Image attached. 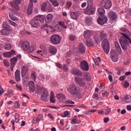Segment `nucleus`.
Returning <instances> with one entry per match:
<instances>
[{"instance_id": "nucleus-44", "label": "nucleus", "mask_w": 131, "mask_h": 131, "mask_svg": "<svg viewBox=\"0 0 131 131\" xmlns=\"http://www.w3.org/2000/svg\"><path fill=\"white\" fill-rule=\"evenodd\" d=\"M69 39L71 41H74L75 39H76V36L73 35V34H70L69 35Z\"/></svg>"}, {"instance_id": "nucleus-47", "label": "nucleus", "mask_w": 131, "mask_h": 131, "mask_svg": "<svg viewBox=\"0 0 131 131\" xmlns=\"http://www.w3.org/2000/svg\"><path fill=\"white\" fill-rule=\"evenodd\" d=\"M8 22H9L10 24L12 26H14V27H17V26H18V25H17L16 23L12 21L11 19H9Z\"/></svg>"}, {"instance_id": "nucleus-11", "label": "nucleus", "mask_w": 131, "mask_h": 131, "mask_svg": "<svg viewBox=\"0 0 131 131\" xmlns=\"http://www.w3.org/2000/svg\"><path fill=\"white\" fill-rule=\"evenodd\" d=\"M80 68L84 71H89L90 67L88 62L85 60H83L80 63Z\"/></svg>"}, {"instance_id": "nucleus-12", "label": "nucleus", "mask_w": 131, "mask_h": 131, "mask_svg": "<svg viewBox=\"0 0 131 131\" xmlns=\"http://www.w3.org/2000/svg\"><path fill=\"white\" fill-rule=\"evenodd\" d=\"M111 58L113 62H117L118 61L117 52H116V51L114 49L111 51Z\"/></svg>"}, {"instance_id": "nucleus-48", "label": "nucleus", "mask_w": 131, "mask_h": 131, "mask_svg": "<svg viewBox=\"0 0 131 131\" xmlns=\"http://www.w3.org/2000/svg\"><path fill=\"white\" fill-rule=\"evenodd\" d=\"M58 24L61 27H63V28H66H66H67V26L65 25V23H64L63 21H59Z\"/></svg>"}, {"instance_id": "nucleus-31", "label": "nucleus", "mask_w": 131, "mask_h": 131, "mask_svg": "<svg viewBox=\"0 0 131 131\" xmlns=\"http://www.w3.org/2000/svg\"><path fill=\"white\" fill-rule=\"evenodd\" d=\"M86 45L88 47H94V46H95L94 42H93V39L92 38H89L86 40Z\"/></svg>"}, {"instance_id": "nucleus-30", "label": "nucleus", "mask_w": 131, "mask_h": 131, "mask_svg": "<svg viewBox=\"0 0 131 131\" xmlns=\"http://www.w3.org/2000/svg\"><path fill=\"white\" fill-rule=\"evenodd\" d=\"M33 4H30L27 9V14L28 15H31L32 14V12H33Z\"/></svg>"}, {"instance_id": "nucleus-34", "label": "nucleus", "mask_w": 131, "mask_h": 131, "mask_svg": "<svg viewBox=\"0 0 131 131\" xmlns=\"http://www.w3.org/2000/svg\"><path fill=\"white\" fill-rule=\"evenodd\" d=\"M115 48L118 52V53H119V54H121V48L120 47V45H119V43L118 42H115Z\"/></svg>"}, {"instance_id": "nucleus-27", "label": "nucleus", "mask_w": 131, "mask_h": 131, "mask_svg": "<svg viewBox=\"0 0 131 131\" xmlns=\"http://www.w3.org/2000/svg\"><path fill=\"white\" fill-rule=\"evenodd\" d=\"M29 86L30 91L32 92V93H34V91H35V85H34V82H33V81H30L29 82Z\"/></svg>"}, {"instance_id": "nucleus-60", "label": "nucleus", "mask_w": 131, "mask_h": 131, "mask_svg": "<svg viewBox=\"0 0 131 131\" xmlns=\"http://www.w3.org/2000/svg\"><path fill=\"white\" fill-rule=\"evenodd\" d=\"M126 78V77L125 76H122L120 77L119 80H120L121 81H123V80H124V79H125Z\"/></svg>"}, {"instance_id": "nucleus-18", "label": "nucleus", "mask_w": 131, "mask_h": 131, "mask_svg": "<svg viewBox=\"0 0 131 131\" xmlns=\"http://www.w3.org/2000/svg\"><path fill=\"white\" fill-rule=\"evenodd\" d=\"M57 48L54 46H50L48 47V52L50 53V54L56 55V54H57Z\"/></svg>"}, {"instance_id": "nucleus-20", "label": "nucleus", "mask_w": 131, "mask_h": 131, "mask_svg": "<svg viewBox=\"0 0 131 131\" xmlns=\"http://www.w3.org/2000/svg\"><path fill=\"white\" fill-rule=\"evenodd\" d=\"M94 34V32L90 30H86L84 32V38H88V39L91 38V36H93Z\"/></svg>"}, {"instance_id": "nucleus-28", "label": "nucleus", "mask_w": 131, "mask_h": 131, "mask_svg": "<svg viewBox=\"0 0 131 131\" xmlns=\"http://www.w3.org/2000/svg\"><path fill=\"white\" fill-rule=\"evenodd\" d=\"M107 37H108L107 33L104 31H101L100 33V38L101 40H103V39H107Z\"/></svg>"}, {"instance_id": "nucleus-41", "label": "nucleus", "mask_w": 131, "mask_h": 131, "mask_svg": "<svg viewBox=\"0 0 131 131\" xmlns=\"http://www.w3.org/2000/svg\"><path fill=\"white\" fill-rule=\"evenodd\" d=\"M71 16L72 19L74 20H77V14L74 12H72L71 13Z\"/></svg>"}, {"instance_id": "nucleus-8", "label": "nucleus", "mask_w": 131, "mask_h": 131, "mask_svg": "<svg viewBox=\"0 0 131 131\" xmlns=\"http://www.w3.org/2000/svg\"><path fill=\"white\" fill-rule=\"evenodd\" d=\"M21 4V0H13V2H11V7L14 10V11H19L20 7L19 5Z\"/></svg>"}, {"instance_id": "nucleus-43", "label": "nucleus", "mask_w": 131, "mask_h": 131, "mask_svg": "<svg viewBox=\"0 0 131 131\" xmlns=\"http://www.w3.org/2000/svg\"><path fill=\"white\" fill-rule=\"evenodd\" d=\"M85 21L86 23H91L93 21V18L91 16H87L85 19Z\"/></svg>"}, {"instance_id": "nucleus-61", "label": "nucleus", "mask_w": 131, "mask_h": 131, "mask_svg": "<svg viewBox=\"0 0 131 131\" xmlns=\"http://www.w3.org/2000/svg\"><path fill=\"white\" fill-rule=\"evenodd\" d=\"M69 115H70V114H69V112H68V111L64 112V116H65V117H67V116H69Z\"/></svg>"}, {"instance_id": "nucleus-51", "label": "nucleus", "mask_w": 131, "mask_h": 131, "mask_svg": "<svg viewBox=\"0 0 131 131\" xmlns=\"http://www.w3.org/2000/svg\"><path fill=\"white\" fill-rule=\"evenodd\" d=\"M42 117H43L42 114L39 115L36 118V122H38L40 121V120L42 118Z\"/></svg>"}, {"instance_id": "nucleus-63", "label": "nucleus", "mask_w": 131, "mask_h": 131, "mask_svg": "<svg viewBox=\"0 0 131 131\" xmlns=\"http://www.w3.org/2000/svg\"><path fill=\"white\" fill-rule=\"evenodd\" d=\"M63 69L66 70V71H68V65L64 64L63 65Z\"/></svg>"}, {"instance_id": "nucleus-53", "label": "nucleus", "mask_w": 131, "mask_h": 131, "mask_svg": "<svg viewBox=\"0 0 131 131\" xmlns=\"http://www.w3.org/2000/svg\"><path fill=\"white\" fill-rule=\"evenodd\" d=\"M109 96V93L107 91H102V97H108Z\"/></svg>"}, {"instance_id": "nucleus-49", "label": "nucleus", "mask_w": 131, "mask_h": 131, "mask_svg": "<svg viewBox=\"0 0 131 131\" xmlns=\"http://www.w3.org/2000/svg\"><path fill=\"white\" fill-rule=\"evenodd\" d=\"M45 28H51V29H54V27H52L50 25H48V24L43 25L42 26V29H45Z\"/></svg>"}, {"instance_id": "nucleus-19", "label": "nucleus", "mask_w": 131, "mask_h": 131, "mask_svg": "<svg viewBox=\"0 0 131 131\" xmlns=\"http://www.w3.org/2000/svg\"><path fill=\"white\" fill-rule=\"evenodd\" d=\"M17 60L16 57H14L11 59V71H14V67H15L16 64H17Z\"/></svg>"}, {"instance_id": "nucleus-54", "label": "nucleus", "mask_w": 131, "mask_h": 131, "mask_svg": "<svg viewBox=\"0 0 131 131\" xmlns=\"http://www.w3.org/2000/svg\"><path fill=\"white\" fill-rule=\"evenodd\" d=\"M13 93H14V91H13V90L9 89L8 92V94H5V96H9L10 95H12V94Z\"/></svg>"}, {"instance_id": "nucleus-59", "label": "nucleus", "mask_w": 131, "mask_h": 131, "mask_svg": "<svg viewBox=\"0 0 131 131\" xmlns=\"http://www.w3.org/2000/svg\"><path fill=\"white\" fill-rule=\"evenodd\" d=\"M16 88L19 91H22V86L20 84H16Z\"/></svg>"}, {"instance_id": "nucleus-50", "label": "nucleus", "mask_w": 131, "mask_h": 131, "mask_svg": "<svg viewBox=\"0 0 131 131\" xmlns=\"http://www.w3.org/2000/svg\"><path fill=\"white\" fill-rule=\"evenodd\" d=\"M104 110L106 111V113H105L106 115H108L109 113L111 112V108H109L108 106H107L106 108L104 109Z\"/></svg>"}, {"instance_id": "nucleus-45", "label": "nucleus", "mask_w": 131, "mask_h": 131, "mask_svg": "<svg viewBox=\"0 0 131 131\" xmlns=\"http://www.w3.org/2000/svg\"><path fill=\"white\" fill-rule=\"evenodd\" d=\"M47 3H43L41 6V10L42 12H46L47 11Z\"/></svg>"}, {"instance_id": "nucleus-62", "label": "nucleus", "mask_w": 131, "mask_h": 131, "mask_svg": "<svg viewBox=\"0 0 131 131\" xmlns=\"http://www.w3.org/2000/svg\"><path fill=\"white\" fill-rule=\"evenodd\" d=\"M66 6L67 8H70L71 6H72V3H71V2H67Z\"/></svg>"}, {"instance_id": "nucleus-23", "label": "nucleus", "mask_w": 131, "mask_h": 131, "mask_svg": "<svg viewBox=\"0 0 131 131\" xmlns=\"http://www.w3.org/2000/svg\"><path fill=\"white\" fill-rule=\"evenodd\" d=\"M31 25L32 27H34L35 28H38L40 26V24L38 21L36 20L35 19H32L31 20Z\"/></svg>"}, {"instance_id": "nucleus-38", "label": "nucleus", "mask_w": 131, "mask_h": 131, "mask_svg": "<svg viewBox=\"0 0 131 131\" xmlns=\"http://www.w3.org/2000/svg\"><path fill=\"white\" fill-rule=\"evenodd\" d=\"M98 12L100 16H105V15H104L105 14V9L104 8H99L98 9Z\"/></svg>"}, {"instance_id": "nucleus-16", "label": "nucleus", "mask_w": 131, "mask_h": 131, "mask_svg": "<svg viewBox=\"0 0 131 131\" xmlns=\"http://www.w3.org/2000/svg\"><path fill=\"white\" fill-rule=\"evenodd\" d=\"M54 19V15L52 13L48 14L45 17V23L47 24H50Z\"/></svg>"}, {"instance_id": "nucleus-29", "label": "nucleus", "mask_w": 131, "mask_h": 131, "mask_svg": "<svg viewBox=\"0 0 131 131\" xmlns=\"http://www.w3.org/2000/svg\"><path fill=\"white\" fill-rule=\"evenodd\" d=\"M50 101V103H52L53 104H54V103H56V97H55V94L53 91H51V92Z\"/></svg>"}, {"instance_id": "nucleus-36", "label": "nucleus", "mask_w": 131, "mask_h": 131, "mask_svg": "<svg viewBox=\"0 0 131 131\" xmlns=\"http://www.w3.org/2000/svg\"><path fill=\"white\" fill-rule=\"evenodd\" d=\"M79 50L80 53H81L82 54H84L85 53V47L83 46V44L80 43L79 45Z\"/></svg>"}, {"instance_id": "nucleus-57", "label": "nucleus", "mask_w": 131, "mask_h": 131, "mask_svg": "<svg viewBox=\"0 0 131 131\" xmlns=\"http://www.w3.org/2000/svg\"><path fill=\"white\" fill-rule=\"evenodd\" d=\"M4 93H5L4 89H3V87H2V85H0V96L1 95H3V94H4Z\"/></svg>"}, {"instance_id": "nucleus-42", "label": "nucleus", "mask_w": 131, "mask_h": 131, "mask_svg": "<svg viewBox=\"0 0 131 131\" xmlns=\"http://www.w3.org/2000/svg\"><path fill=\"white\" fill-rule=\"evenodd\" d=\"M5 50H10L12 49V45L9 43H6L5 45Z\"/></svg>"}, {"instance_id": "nucleus-7", "label": "nucleus", "mask_w": 131, "mask_h": 131, "mask_svg": "<svg viewBox=\"0 0 131 131\" xmlns=\"http://www.w3.org/2000/svg\"><path fill=\"white\" fill-rule=\"evenodd\" d=\"M50 40L53 45H59L61 43V37L58 34L51 35Z\"/></svg>"}, {"instance_id": "nucleus-24", "label": "nucleus", "mask_w": 131, "mask_h": 131, "mask_svg": "<svg viewBox=\"0 0 131 131\" xmlns=\"http://www.w3.org/2000/svg\"><path fill=\"white\" fill-rule=\"evenodd\" d=\"M2 28L3 29H7L8 31H12V28H11V26L8 24L7 21H4L2 24Z\"/></svg>"}, {"instance_id": "nucleus-39", "label": "nucleus", "mask_w": 131, "mask_h": 131, "mask_svg": "<svg viewBox=\"0 0 131 131\" xmlns=\"http://www.w3.org/2000/svg\"><path fill=\"white\" fill-rule=\"evenodd\" d=\"M47 10L48 12H53V11H54L53 7H52V4H51L50 3H48L47 4Z\"/></svg>"}, {"instance_id": "nucleus-3", "label": "nucleus", "mask_w": 131, "mask_h": 131, "mask_svg": "<svg viewBox=\"0 0 131 131\" xmlns=\"http://www.w3.org/2000/svg\"><path fill=\"white\" fill-rule=\"evenodd\" d=\"M67 90L70 94L72 95V96L78 95V89L77 88V85L75 84H70L68 87Z\"/></svg>"}, {"instance_id": "nucleus-5", "label": "nucleus", "mask_w": 131, "mask_h": 131, "mask_svg": "<svg viewBox=\"0 0 131 131\" xmlns=\"http://www.w3.org/2000/svg\"><path fill=\"white\" fill-rule=\"evenodd\" d=\"M74 80L77 84L82 88H84L86 84V80L83 78L76 77L74 78Z\"/></svg>"}, {"instance_id": "nucleus-21", "label": "nucleus", "mask_w": 131, "mask_h": 131, "mask_svg": "<svg viewBox=\"0 0 131 131\" xmlns=\"http://www.w3.org/2000/svg\"><path fill=\"white\" fill-rule=\"evenodd\" d=\"M28 73V67L27 66H24L21 68V77H25L26 76L27 73Z\"/></svg>"}, {"instance_id": "nucleus-56", "label": "nucleus", "mask_w": 131, "mask_h": 131, "mask_svg": "<svg viewBox=\"0 0 131 131\" xmlns=\"http://www.w3.org/2000/svg\"><path fill=\"white\" fill-rule=\"evenodd\" d=\"M71 55H72V52L71 51H70L66 53V57H71Z\"/></svg>"}, {"instance_id": "nucleus-25", "label": "nucleus", "mask_w": 131, "mask_h": 131, "mask_svg": "<svg viewBox=\"0 0 131 131\" xmlns=\"http://www.w3.org/2000/svg\"><path fill=\"white\" fill-rule=\"evenodd\" d=\"M23 49L25 51H28L29 48H30V45L29 44V42L27 41H25L23 42L22 44Z\"/></svg>"}, {"instance_id": "nucleus-64", "label": "nucleus", "mask_w": 131, "mask_h": 131, "mask_svg": "<svg viewBox=\"0 0 131 131\" xmlns=\"http://www.w3.org/2000/svg\"><path fill=\"white\" fill-rule=\"evenodd\" d=\"M124 88H128L129 86V83L127 81H126L124 84Z\"/></svg>"}, {"instance_id": "nucleus-13", "label": "nucleus", "mask_w": 131, "mask_h": 131, "mask_svg": "<svg viewBox=\"0 0 131 131\" xmlns=\"http://www.w3.org/2000/svg\"><path fill=\"white\" fill-rule=\"evenodd\" d=\"M57 98L59 100L60 103H62V104H66V96L64 95L63 94H58L57 95Z\"/></svg>"}, {"instance_id": "nucleus-6", "label": "nucleus", "mask_w": 131, "mask_h": 131, "mask_svg": "<svg viewBox=\"0 0 131 131\" xmlns=\"http://www.w3.org/2000/svg\"><path fill=\"white\" fill-rule=\"evenodd\" d=\"M40 91L41 92V95L40 97V99L41 101L43 102H47L48 101V97H49V92L48 90L43 87H41L40 88Z\"/></svg>"}, {"instance_id": "nucleus-55", "label": "nucleus", "mask_w": 131, "mask_h": 131, "mask_svg": "<svg viewBox=\"0 0 131 131\" xmlns=\"http://www.w3.org/2000/svg\"><path fill=\"white\" fill-rule=\"evenodd\" d=\"M48 116L49 118H51V119L52 120V121H54L55 120V118L54 116H53V115L51 114H48Z\"/></svg>"}, {"instance_id": "nucleus-14", "label": "nucleus", "mask_w": 131, "mask_h": 131, "mask_svg": "<svg viewBox=\"0 0 131 131\" xmlns=\"http://www.w3.org/2000/svg\"><path fill=\"white\" fill-rule=\"evenodd\" d=\"M108 18L111 21H115L117 19V13L113 11H110L108 13Z\"/></svg>"}, {"instance_id": "nucleus-58", "label": "nucleus", "mask_w": 131, "mask_h": 131, "mask_svg": "<svg viewBox=\"0 0 131 131\" xmlns=\"http://www.w3.org/2000/svg\"><path fill=\"white\" fill-rule=\"evenodd\" d=\"M17 114H15L14 116H15V122H16V123H18L19 119V118L18 117H17Z\"/></svg>"}, {"instance_id": "nucleus-4", "label": "nucleus", "mask_w": 131, "mask_h": 131, "mask_svg": "<svg viewBox=\"0 0 131 131\" xmlns=\"http://www.w3.org/2000/svg\"><path fill=\"white\" fill-rule=\"evenodd\" d=\"M102 47L103 49V51L105 54H109V51H110V43L109 40L107 39H104L102 41Z\"/></svg>"}, {"instance_id": "nucleus-32", "label": "nucleus", "mask_w": 131, "mask_h": 131, "mask_svg": "<svg viewBox=\"0 0 131 131\" xmlns=\"http://www.w3.org/2000/svg\"><path fill=\"white\" fill-rule=\"evenodd\" d=\"M122 101H123V102H125V103H126V102H130L131 96L127 95H125L124 97L122 98Z\"/></svg>"}, {"instance_id": "nucleus-10", "label": "nucleus", "mask_w": 131, "mask_h": 131, "mask_svg": "<svg viewBox=\"0 0 131 131\" xmlns=\"http://www.w3.org/2000/svg\"><path fill=\"white\" fill-rule=\"evenodd\" d=\"M108 21V18L105 15L100 16L97 19V23L99 25H104Z\"/></svg>"}, {"instance_id": "nucleus-52", "label": "nucleus", "mask_w": 131, "mask_h": 131, "mask_svg": "<svg viewBox=\"0 0 131 131\" xmlns=\"http://www.w3.org/2000/svg\"><path fill=\"white\" fill-rule=\"evenodd\" d=\"M51 4H52L53 6L54 7H58L59 6V2H58V1L55 0L53 2H52Z\"/></svg>"}, {"instance_id": "nucleus-15", "label": "nucleus", "mask_w": 131, "mask_h": 131, "mask_svg": "<svg viewBox=\"0 0 131 131\" xmlns=\"http://www.w3.org/2000/svg\"><path fill=\"white\" fill-rule=\"evenodd\" d=\"M72 74H74V75H76L77 76H82L83 75V73L80 70L77 69H72L71 70Z\"/></svg>"}, {"instance_id": "nucleus-22", "label": "nucleus", "mask_w": 131, "mask_h": 131, "mask_svg": "<svg viewBox=\"0 0 131 131\" xmlns=\"http://www.w3.org/2000/svg\"><path fill=\"white\" fill-rule=\"evenodd\" d=\"M15 78L17 82H19L21 80V73L20 70H16L15 72Z\"/></svg>"}, {"instance_id": "nucleus-1", "label": "nucleus", "mask_w": 131, "mask_h": 131, "mask_svg": "<svg viewBox=\"0 0 131 131\" xmlns=\"http://www.w3.org/2000/svg\"><path fill=\"white\" fill-rule=\"evenodd\" d=\"M88 6L86 8V10L84 11L85 14L86 15H93V14H95L96 12V7L93 8V4L94 2L92 0H88L87 1Z\"/></svg>"}, {"instance_id": "nucleus-35", "label": "nucleus", "mask_w": 131, "mask_h": 131, "mask_svg": "<svg viewBox=\"0 0 131 131\" xmlns=\"http://www.w3.org/2000/svg\"><path fill=\"white\" fill-rule=\"evenodd\" d=\"M93 36H94V39L96 41V42H97V43H99V42L101 41L100 40V37H99V35L98 34L97 32H95Z\"/></svg>"}, {"instance_id": "nucleus-40", "label": "nucleus", "mask_w": 131, "mask_h": 131, "mask_svg": "<svg viewBox=\"0 0 131 131\" xmlns=\"http://www.w3.org/2000/svg\"><path fill=\"white\" fill-rule=\"evenodd\" d=\"M31 78H32V80H34V81H36V73L35 72H33L31 73Z\"/></svg>"}, {"instance_id": "nucleus-37", "label": "nucleus", "mask_w": 131, "mask_h": 131, "mask_svg": "<svg viewBox=\"0 0 131 131\" xmlns=\"http://www.w3.org/2000/svg\"><path fill=\"white\" fill-rule=\"evenodd\" d=\"M9 18H10V19L13 21H18V18L16 17V16L14 15V13H13V12H9Z\"/></svg>"}, {"instance_id": "nucleus-17", "label": "nucleus", "mask_w": 131, "mask_h": 131, "mask_svg": "<svg viewBox=\"0 0 131 131\" xmlns=\"http://www.w3.org/2000/svg\"><path fill=\"white\" fill-rule=\"evenodd\" d=\"M14 55H16V51L14 50H11L9 52H6L3 54L4 57L5 58H11Z\"/></svg>"}, {"instance_id": "nucleus-33", "label": "nucleus", "mask_w": 131, "mask_h": 131, "mask_svg": "<svg viewBox=\"0 0 131 131\" xmlns=\"http://www.w3.org/2000/svg\"><path fill=\"white\" fill-rule=\"evenodd\" d=\"M10 31L7 29H3L1 30V33L3 35H5V36H9L10 35Z\"/></svg>"}, {"instance_id": "nucleus-2", "label": "nucleus", "mask_w": 131, "mask_h": 131, "mask_svg": "<svg viewBox=\"0 0 131 131\" xmlns=\"http://www.w3.org/2000/svg\"><path fill=\"white\" fill-rule=\"evenodd\" d=\"M119 41L123 51H127V46H129V43L131 45L130 38H129L128 39L124 38H121Z\"/></svg>"}, {"instance_id": "nucleus-46", "label": "nucleus", "mask_w": 131, "mask_h": 131, "mask_svg": "<svg viewBox=\"0 0 131 131\" xmlns=\"http://www.w3.org/2000/svg\"><path fill=\"white\" fill-rule=\"evenodd\" d=\"M3 63L5 65V66H6V67H10V63L9 62V61H8V60L4 59L3 60Z\"/></svg>"}, {"instance_id": "nucleus-9", "label": "nucleus", "mask_w": 131, "mask_h": 131, "mask_svg": "<svg viewBox=\"0 0 131 131\" xmlns=\"http://www.w3.org/2000/svg\"><path fill=\"white\" fill-rule=\"evenodd\" d=\"M101 7L104 9H110L112 7V2L110 0H102L100 4Z\"/></svg>"}, {"instance_id": "nucleus-26", "label": "nucleus", "mask_w": 131, "mask_h": 131, "mask_svg": "<svg viewBox=\"0 0 131 131\" xmlns=\"http://www.w3.org/2000/svg\"><path fill=\"white\" fill-rule=\"evenodd\" d=\"M35 20L39 21L41 23H43L45 20V17L43 15H38L34 17Z\"/></svg>"}]
</instances>
